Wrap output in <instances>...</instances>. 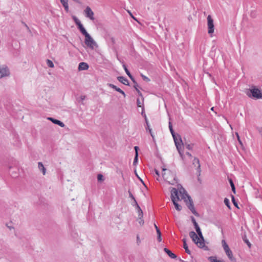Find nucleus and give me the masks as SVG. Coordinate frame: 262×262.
<instances>
[{"label":"nucleus","mask_w":262,"mask_h":262,"mask_svg":"<svg viewBox=\"0 0 262 262\" xmlns=\"http://www.w3.org/2000/svg\"><path fill=\"white\" fill-rule=\"evenodd\" d=\"M169 128L170 131V133L172 136V137L174 140L175 145L177 147V149L182 158V159H184V144L182 142V140L181 138L179 135H176L174 132L172 128V124L170 122H169Z\"/></svg>","instance_id":"f257e3e1"},{"label":"nucleus","mask_w":262,"mask_h":262,"mask_svg":"<svg viewBox=\"0 0 262 262\" xmlns=\"http://www.w3.org/2000/svg\"><path fill=\"white\" fill-rule=\"evenodd\" d=\"M180 193L181 194L180 196L181 197V199L185 200L188 208L191 210L192 213L195 215H198V214L194 207L193 201L191 199V197L187 194L185 190L183 188L182 190H180Z\"/></svg>","instance_id":"f03ea898"},{"label":"nucleus","mask_w":262,"mask_h":262,"mask_svg":"<svg viewBox=\"0 0 262 262\" xmlns=\"http://www.w3.org/2000/svg\"><path fill=\"white\" fill-rule=\"evenodd\" d=\"M246 94L250 98H254L255 99H260L262 98L260 91L255 87L253 89L247 90Z\"/></svg>","instance_id":"7ed1b4c3"},{"label":"nucleus","mask_w":262,"mask_h":262,"mask_svg":"<svg viewBox=\"0 0 262 262\" xmlns=\"http://www.w3.org/2000/svg\"><path fill=\"white\" fill-rule=\"evenodd\" d=\"M195 229L197 232L198 236L201 240V242H197V246L200 248L204 249V250H208V247L205 245L204 238L200 227L195 228Z\"/></svg>","instance_id":"20e7f679"},{"label":"nucleus","mask_w":262,"mask_h":262,"mask_svg":"<svg viewBox=\"0 0 262 262\" xmlns=\"http://www.w3.org/2000/svg\"><path fill=\"white\" fill-rule=\"evenodd\" d=\"M222 244L227 256L230 260H232L234 259L232 252L225 239L222 241Z\"/></svg>","instance_id":"39448f33"},{"label":"nucleus","mask_w":262,"mask_h":262,"mask_svg":"<svg viewBox=\"0 0 262 262\" xmlns=\"http://www.w3.org/2000/svg\"><path fill=\"white\" fill-rule=\"evenodd\" d=\"M84 42L85 45L91 49H94L95 46H97L96 42L89 34L85 36Z\"/></svg>","instance_id":"423d86ee"},{"label":"nucleus","mask_w":262,"mask_h":262,"mask_svg":"<svg viewBox=\"0 0 262 262\" xmlns=\"http://www.w3.org/2000/svg\"><path fill=\"white\" fill-rule=\"evenodd\" d=\"M207 26L208 29V33L209 34L213 33L214 30L213 20L210 15L207 16Z\"/></svg>","instance_id":"0eeeda50"},{"label":"nucleus","mask_w":262,"mask_h":262,"mask_svg":"<svg viewBox=\"0 0 262 262\" xmlns=\"http://www.w3.org/2000/svg\"><path fill=\"white\" fill-rule=\"evenodd\" d=\"M84 12L86 17L89 18L92 20H94L95 18L94 17V12H93V11L92 10L90 7H86V8L84 11Z\"/></svg>","instance_id":"6e6552de"},{"label":"nucleus","mask_w":262,"mask_h":262,"mask_svg":"<svg viewBox=\"0 0 262 262\" xmlns=\"http://www.w3.org/2000/svg\"><path fill=\"white\" fill-rule=\"evenodd\" d=\"M171 199L172 202L180 200V197L178 195V191L176 188H172L171 191Z\"/></svg>","instance_id":"1a4fd4ad"},{"label":"nucleus","mask_w":262,"mask_h":262,"mask_svg":"<svg viewBox=\"0 0 262 262\" xmlns=\"http://www.w3.org/2000/svg\"><path fill=\"white\" fill-rule=\"evenodd\" d=\"M10 72L7 67L0 66V78L9 76Z\"/></svg>","instance_id":"9d476101"},{"label":"nucleus","mask_w":262,"mask_h":262,"mask_svg":"<svg viewBox=\"0 0 262 262\" xmlns=\"http://www.w3.org/2000/svg\"><path fill=\"white\" fill-rule=\"evenodd\" d=\"M190 237L192 241L196 245L197 242H201L200 238L194 231H190L189 233Z\"/></svg>","instance_id":"9b49d317"},{"label":"nucleus","mask_w":262,"mask_h":262,"mask_svg":"<svg viewBox=\"0 0 262 262\" xmlns=\"http://www.w3.org/2000/svg\"><path fill=\"white\" fill-rule=\"evenodd\" d=\"M48 119L51 121L54 124H57L62 127L64 126V124L62 122L60 121V120L55 119H54L53 118H51V117H49L48 118Z\"/></svg>","instance_id":"f8f14e48"},{"label":"nucleus","mask_w":262,"mask_h":262,"mask_svg":"<svg viewBox=\"0 0 262 262\" xmlns=\"http://www.w3.org/2000/svg\"><path fill=\"white\" fill-rule=\"evenodd\" d=\"M89 67V65L87 63L82 62L79 64L78 70L79 71L86 70L88 69Z\"/></svg>","instance_id":"ddd939ff"},{"label":"nucleus","mask_w":262,"mask_h":262,"mask_svg":"<svg viewBox=\"0 0 262 262\" xmlns=\"http://www.w3.org/2000/svg\"><path fill=\"white\" fill-rule=\"evenodd\" d=\"M117 79L122 84L126 85H129V82L126 78L123 76H119L117 77Z\"/></svg>","instance_id":"4468645a"},{"label":"nucleus","mask_w":262,"mask_h":262,"mask_svg":"<svg viewBox=\"0 0 262 262\" xmlns=\"http://www.w3.org/2000/svg\"><path fill=\"white\" fill-rule=\"evenodd\" d=\"M164 252L167 254V255L171 258H176L177 257V255L172 253L170 250L168 249L165 248H164Z\"/></svg>","instance_id":"2eb2a0df"},{"label":"nucleus","mask_w":262,"mask_h":262,"mask_svg":"<svg viewBox=\"0 0 262 262\" xmlns=\"http://www.w3.org/2000/svg\"><path fill=\"white\" fill-rule=\"evenodd\" d=\"M182 241H183V248L185 249V252L187 254H191V252L189 250V249H188L187 244L186 243V238H183Z\"/></svg>","instance_id":"dca6fc26"},{"label":"nucleus","mask_w":262,"mask_h":262,"mask_svg":"<svg viewBox=\"0 0 262 262\" xmlns=\"http://www.w3.org/2000/svg\"><path fill=\"white\" fill-rule=\"evenodd\" d=\"M78 28L79 29V30H80V31L81 32V33L85 36H86L87 34H88L89 33L87 32V31H86V30L85 29V28H84V27L83 26V25L81 24H80V25H79L78 26Z\"/></svg>","instance_id":"f3484780"},{"label":"nucleus","mask_w":262,"mask_h":262,"mask_svg":"<svg viewBox=\"0 0 262 262\" xmlns=\"http://www.w3.org/2000/svg\"><path fill=\"white\" fill-rule=\"evenodd\" d=\"M66 12L69 11L68 0H60Z\"/></svg>","instance_id":"a211bd4d"},{"label":"nucleus","mask_w":262,"mask_h":262,"mask_svg":"<svg viewBox=\"0 0 262 262\" xmlns=\"http://www.w3.org/2000/svg\"><path fill=\"white\" fill-rule=\"evenodd\" d=\"M38 165L39 169L42 171V174L45 175L46 172V168L44 167L43 165L41 162H38Z\"/></svg>","instance_id":"6ab92c4d"},{"label":"nucleus","mask_w":262,"mask_h":262,"mask_svg":"<svg viewBox=\"0 0 262 262\" xmlns=\"http://www.w3.org/2000/svg\"><path fill=\"white\" fill-rule=\"evenodd\" d=\"M136 208L138 212V217H139L140 219H141V216L143 217V211L139 205H138L137 206H136Z\"/></svg>","instance_id":"aec40b11"},{"label":"nucleus","mask_w":262,"mask_h":262,"mask_svg":"<svg viewBox=\"0 0 262 262\" xmlns=\"http://www.w3.org/2000/svg\"><path fill=\"white\" fill-rule=\"evenodd\" d=\"M136 208L138 212V217H139L140 219H141V216L143 217V211L139 205H138L137 206H136Z\"/></svg>","instance_id":"412c9836"},{"label":"nucleus","mask_w":262,"mask_h":262,"mask_svg":"<svg viewBox=\"0 0 262 262\" xmlns=\"http://www.w3.org/2000/svg\"><path fill=\"white\" fill-rule=\"evenodd\" d=\"M136 208L138 212V217H139L140 219H141V216L143 217V211L139 205H138L137 206H136Z\"/></svg>","instance_id":"4be33fe9"},{"label":"nucleus","mask_w":262,"mask_h":262,"mask_svg":"<svg viewBox=\"0 0 262 262\" xmlns=\"http://www.w3.org/2000/svg\"><path fill=\"white\" fill-rule=\"evenodd\" d=\"M134 87L136 91L137 92L138 95L142 97V101H143V97L141 92L140 91V90L138 89V88H139L138 84L137 83V84H134Z\"/></svg>","instance_id":"5701e85b"},{"label":"nucleus","mask_w":262,"mask_h":262,"mask_svg":"<svg viewBox=\"0 0 262 262\" xmlns=\"http://www.w3.org/2000/svg\"><path fill=\"white\" fill-rule=\"evenodd\" d=\"M145 129L146 130H149V132L150 135L151 136L152 139H154V136L152 135V130L150 128L149 122H147L146 126H145Z\"/></svg>","instance_id":"b1692460"},{"label":"nucleus","mask_w":262,"mask_h":262,"mask_svg":"<svg viewBox=\"0 0 262 262\" xmlns=\"http://www.w3.org/2000/svg\"><path fill=\"white\" fill-rule=\"evenodd\" d=\"M209 258L211 262H225L223 260H218L216 258V257L213 256H211Z\"/></svg>","instance_id":"393cba45"},{"label":"nucleus","mask_w":262,"mask_h":262,"mask_svg":"<svg viewBox=\"0 0 262 262\" xmlns=\"http://www.w3.org/2000/svg\"><path fill=\"white\" fill-rule=\"evenodd\" d=\"M156 231L157 233V239L159 242H160L162 241L161 232L159 228H157V230H156Z\"/></svg>","instance_id":"a878e982"},{"label":"nucleus","mask_w":262,"mask_h":262,"mask_svg":"<svg viewBox=\"0 0 262 262\" xmlns=\"http://www.w3.org/2000/svg\"><path fill=\"white\" fill-rule=\"evenodd\" d=\"M229 183H230V186L231 187L232 191H233V192L234 193H236L235 187L234 184L233 183V182L232 181V180L231 179L229 180Z\"/></svg>","instance_id":"bb28decb"},{"label":"nucleus","mask_w":262,"mask_h":262,"mask_svg":"<svg viewBox=\"0 0 262 262\" xmlns=\"http://www.w3.org/2000/svg\"><path fill=\"white\" fill-rule=\"evenodd\" d=\"M108 85L110 88H112V89H113L115 90L116 91L118 92L119 93V92L120 91V90H121V89H120V88H119L117 87L116 85H114V84H113L109 83V84H108Z\"/></svg>","instance_id":"cd10ccee"},{"label":"nucleus","mask_w":262,"mask_h":262,"mask_svg":"<svg viewBox=\"0 0 262 262\" xmlns=\"http://www.w3.org/2000/svg\"><path fill=\"white\" fill-rule=\"evenodd\" d=\"M174 205V207L176 208V209L178 210V211H180L182 210V206L180 205H179L177 203V201H174V202H172Z\"/></svg>","instance_id":"c85d7f7f"},{"label":"nucleus","mask_w":262,"mask_h":262,"mask_svg":"<svg viewBox=\"0 0 262 262\" xmlns=\"http://www.w3.org/2000/svg\"><path fill=\"white\" fill-rule=\"evenodd\" d=\"M192 164L194 166H197V165H199V164H200V161H199V159L197 158H194L193 160Z\"/></svg>","instance_id":"c756f323"},{"label":"nucleus","mask_w":262,"mask_h":262,"mask_svg":"<svg viewBox=\"0 0 262 262\" xmlns=\"http://www.w3.org/2000/svg\"><path fill=\"white\" fill-rule=\"evenodd\" d=\"M47 64L48 66L50 68H53L54 66L53 62L50 59L47 60Z\"/></svg>","instance_id":"7c9ffc66"},{"label":"nucleus","mask_w":262,"mask_h":262,"mask_svg":"<svg viewBox=\"0 0 262 262\" xmlns=\"http://www.w3.org/2000/svg\"><path fill=\"white\" fill-rule=\"evenodd\" d=\"M73 20H74L76 25L77 26H78L79 25L81 24L80 21L76 16H73Z\"/></svg>","instance_id":"2f4dec72"},{"label":"nucleus","mask_w":262,"mask_h":262,"mask_svg":"<svg viewBox=\"0 0 262 262\" xmlns=\"http://www.w3.org/2000/svg\"><path fill=\"white\" fill-rule=\"evenodd\" d=\"M193 144H188L187 143H185V146L187 149L188 150H192L193 146Z\"/></svg>","instance_id":"473e14b6"},{"label":"nucleus","mask_w":262,"mask_h":262,"mask_svg":"<svg viewBox=\"0 0 262 262\" xmlns=\"http://www.w3.org/2000/svg\"><path fill=\"white\" fill-rule=\"evenodd\" d=\"M224 203L230 209V201L227 198H225L224 199Z\"/></svg>","instance_id":"72a5a7b5"},{"label":"nucleus","mask_w":262,"mask_h":262,"mask_svg":"<svg viewBox=\"0 0 262 262\" xmlns=\"http://www.w3.org/2000/svg\"><path fill=\"white\" fill-rule=\"evenodd\" d=\"M196 170H197V172H198L197 176L198 177H200L201 172V165L200 164H199V165H197V166H196Z\"/></svg>","instance_id":"f704fd0d"},{"label":"nucleus","mask_w":262,"mask_h":262,"mask_svg":"<svg viewBox=\"0 0 262 262\" xmlns=\"http://www.w3.org/2000/svg\"><path fill=\"white\" fill-rule=\"evenodd\" d=\"M191 221H192V222L195 228L199 227V226L198 225V223H196L195 219L193 216L191 217Z\"/></svg>","instance_id":"c9c22d12"},{"label":"nucleus","mask_w":262,"mask_h":262,"mask_svg":"<svg viewBox=\"0 0 262 262\" xmlns=\"http://www.w3.org/2000/svg\"><path fill=\"white\" fill-rule=\"evenodd\" d=\"M141 76L142 77V79H143L144 81H146V82H149V81H150V79H149L148 77H147V76H146L144 75H143V74H141Z\"/></svg>","instance_id":"e433bc0d"},{"label":"nucleus","mask_w":262,"mask_h":262,"mask_svg":"<svg viewBox=\"0 0 262 262\" xmlns=\"http://www.w3.org/2000/svg\"><path fill=\"white\" fill-rule=\"evenodd\" d=\"M232 202L233 203L234 205L238 208V205L237 202L235 201V198L233 195H231Z\"/></svg>","instance_id":"4c0bfd02"},{"label":"nucleus","mask_w":262,"mask_h":262,"mask_svg":"<svg viewBox=\"0 0 262 262\" xmlns=\"http://www.w3.org/2000/svg\"><path fill=\"white\" fill-rule=\"evenodd\" d=\"M138 161V154H135V156L134 159L133 164L135 165Z\"/></svg>","instance_id":"58836bf2"},{"label":"nucleus","mask_w":262,"mask_h":262,"mask_svg":"<svg viewBox=\"0 0 262 262\" xmlns=\"http://www.w3.org/2000/svg\"><path fill=\"white\" fill-rule=\"evenodd\" d=\"M243 240L245 242V243H246L248 246L250 248L251 246V243L249 242V240L245 237L244 238H243Z\"/></svg>","instance_id":"ea45409f"},{"label":"nucleus","mask_w":262,"mask_h":262,"mask_svg":"<svg viewBox=\"0 0 262 262\" xmlns=\"http://www.w3.org/2000/svg\"><path fill=\"white\" fill-rule=\"evenodd\" d=\"M123 67L124 70H125V73H126V74H127V75H128V74H130V73L129 72V71H128V70L127 69L126 66L125 64H123Z\"/></svg>","instance_id":"a19ab883"},{"label":"nucleus","mask_w":262,"mask_h":262,"mask_svg":"<svg viewBox=\"0 0 262 262\" xmlns=\"http://www.w3.org/2000/svg\"><path fill=\"white\" fill-rule=\"evenodd\" d=\"M98 181H101L103 180V176L101 174H98L97 176Z\"/></svg>","instance_id":"79ce46f5"},{"label":"nucleus","mask_w":262,"mask_h":262,"mask_svg":"<svg viewBox=\"0 0 262 262\" xmlns=\"http://www.w3.org/2000/svg\"><path fill=\"white\" fill-rule=\"evenodd\" d=\"M137 104L138 107H142V102H141L139 98H138L137 100Z\"/></svg>","instance_id":"37998d69"},{"label":"nucleus","mask_w":262,"mask_h":262,"mask_svg":"<svg viewBox=\"0 0 262 262\" xmlns=\"http://www.w3.org/2000/svg\"><path fill=\"white\" fill-rule=\"evenodd\" d=\"M128 76L130 78V79L132 80L134 84H137L136 81L135 80L133 76L131 75V74H128Z\"/></svg>","instance_id":"c03bdc74"},{"label":"nucleus","mask_w":262,"mask_h":262,"mask_svg":"<svg viewBox=\"0 0 262 262\" xmlns=\"http://www.w3.org/2000/svg\"><path fill=\"white\" fill-rule=\"evenodd\" d=\"M132 205L133 206H135L136 207V206H137V205H138L137 201L136 199H134V200H133V202L132 203Z\"/></svg>","instance_id":"a18cd8bd"},{"label":"nucleus","mask_w":262,"mask_h":262,"mask_svg":"<svg viewBox=\"0 0 262 262\" xmlns=\"http://www.w3.org/2000/svg\"><path fill=\"white\" fill-rule=\"evenodd\" d=\"M142 217H141V219H140L139 218L138 219V220H139V223L141 225H143V224H144V221L142 219Z\"/></svg>","instance_id":"49530a36"},{"label":"nucleus","mask_w":262,"mask_h":262,"mask_svg":"<svg viewBox=\"0 0 262 262\" xmlns=\"http://www.w3.org/2000/svg\"><path fill=\"white\" fill-rule=\"evenodd\" d=\"M128 193H129V198H130L133 200H134V199H135V198L129 190L128 191Z\"/></svg>","instance_id":"de8ad7c7"},{"label":"nucleus","mask_w":262,"mask_h":262,"mask_svg":"<svg viewBox=\"0 0 262 262\" xmlns=\"http://www.w3.org/2000/svg\"><path fill=\"white\" fill-rule=\"evenodd\" d=\"M11 174H12V177H17V172L16 171H12L11 172Z\"/></svg>","instance_id":"09e8293b"},{"label":"nucleus","mask_w":262,"mask_h":262,"mask_svg":"<svg viewBox=\"0 0 262 262\" xmlns=\"http://www.w3.org/2000/svg\"><path fill=\"white\" fill-rule=\"evenodd\" d=\"M134 149L136 151V154H138V150L139 149V148L138 146H135Z\"/></svg>","instance_id":"8fccbe9b"},{"label":"nucleus","mask_w":262,"mask_h":262,"mask_svg":"<svg viewBox=\"0 0 262 262\" xmlns=\"http://www.w3.org/2000/svg\"><path fill=\"white\" fill-rule=\"evenodd\" d=\"M119 92V93H121L122 95H123L124 97H126V95H125V93L124 92V91H123L122 90H121Z\"/></svg>","instance_id":"3c124183"},{"label":"nucleus","mask_w":262,"mask_h":262,"mask_svg":"<svg viewBox=\"0 0 262 262\" xmlns=\"http://www.w3.org/2000/svg\"><path fill=\"white\" fill-rule=\"evenodd\" d=\"M119 92V93H121L122 95H123L124 97H126V95H125V93L124 92V91H123L122 90H121Z\"/></svg>","instance_id":"603ef678"},{"label":"nucleus","mask_w":262,"mask_h":262,"mask_svg":"<svg viewBox=\"0 0 262 262\" xmlns=\"http://www.w3.org/2000/svg\"><path fill=\"white\" fill-rule=\"evenodd\" d=\"M186 155L187 156H188L190 158H192V156L191 155V154L190 153H189V152H186Z\"/></svg>","instance_id":"864d4df0"},{"label":"nucleus","mask_w":262,"mask_h":262,"mask_svg":"<svg viewBox=\"0 0 262 262\" xmlns=\"http://www.w3.org/2000/svg\"><path fill=\"white\" fill-rule=\"evenodd\" d=\"M85 96H80V99L81 101H83L85 99Z\"/></svg>","instance_id":"5fc2aeb1"},{"label":"nucleus","mask_w":262,"mask_h":262,"mask_svg":"<svg viewBox=\"0 0 262 262\" xmlns=\"http://www.w3.org/2000/svg\"><path fill=\"white\" fill-rule=\"evenodd\" d=\"M155 173L158 176H160V173H159V172L158 170L157 169H155Z\"/></svg>","instance_id":"6e6d98bb"},{"label":"nucleus","mask_w":262,"mask_h":262,"mask_svg":"<svg viewBox=\"0 0 262 262\" xmlns=\"http://www.w3.org/2000/svg\"><path fill=\"white\" fill-rule=\"evenodd\" d=\"M236 134L237 138V139H238V140L239 142L240 143H241V140H240L239 136L238 134L237 133H236Z\"/></svg>","instance_id":"4d7b16f0"},{"label":"nucleus","mask_w":262,"mask_h":262,"mask_svg":"<svg viewBox=\"0 0 262 262\" xmlns=\"http://www.w3.org/2000/svg\"><path fill=\"white\" fill-rule=\"evenodd\" d=\"M144 117H145V122H146V124H147V122H148V119H147L145 114H144Z\"/></svg>","instance_id":"13d9d810"},{"label":"nucleus","mask_w":262,"mask_h":262,"mask_svg":"<svg viewBox=\"0 0 262 262\" xmlns=\"http://www.w3.org/2000/svg\"><path fill=\"white\" fill-rule=\"evenodd\" d=\"M135 173H136V175L137 176V177L140 179V180L142 182V183H143V181L142 180V179H141L139 176H138L137 173H136V171H135Z\"/></svg>","instance_id":"bf43d9fd"},{"label":"nucleus","mask_w":262,"mask_h":262,"mask_svg":"<svg viewBox=\"0 0 262 262\" xmlns=\"http://www.w3.org/2000/svg\"><path fill=\"white\" fill-rule=\"evenodd\" d=\"M259 133L260 134V135L262 137V128L259 130Z\"/></svg>","instance_id":"052dcab7"},{"label":"nucleus","mask_w":262,"mask_h":262,"mask_svg":"<svg viewBox=\"0 0 262 262\" xmlns=\"http://www.w3.org/2000/svg\"><path fill=\"white\" fill-rule=\"evenodd\" d=\"M154 226H155L156 230H157V228H159L157 227V226L155 224H154Z\"/></svg>","instance_id":"680f3d73"},{"label":"nucleus","mask_w":262,"mask_h":262,"mask_svg":"<svg viewBox=\"0 0 262 262\" xmlns=\"http://www.w3.org/2000/svg\"><path fill=\"white\" fill-rule=\"evenodd\" d=\"M128 13L130 14V16H131L133 18H134V19H135V18L134 17V16H133L132 14L129 11H128Z\"/></svg>","instance_id":"e2e57ef3"},{"label":"nucleus","mask_w":262,"mask_h":262,"mask_svg":"<svg viewBox=\"0 0 262 262\" xmlns=\"http://www.w3.org/2000/svg\"><path fill=\"white\" fill-rule=\"evenodd\" d=\"M198 180L199 181H201V179H200V177H198Z\"/></svg>","instance_id":"0e129e2a"},{"label":"nucleus","mask_w":262,"mask_h":262,"mask_svg":"<svg viewBox=\"0 0 262 262\" xmlns=\"http://www.w3.org/2000/svg\"><path fill=\"white\" fill-rule=\"evenodd\" d=\"M12 168V166H9V169L10 170V171L11 170V169Z\"/></svg>","instance_id":"69168bd1"},{"label":"nucleus","mask_w":262,"mask_h":262,"mask_svg":"<svg viewBox=\"0 0 262 262\" xmlns=\"http://www.w3.org/2000/svg\"><path fill=\"white\" fill-rule=\"evenodd\" d=\"M112 40L113 42H114H114H115V40H114V39L113 38H112Z\"/></svg>","instance_id":"338daca9"},{"label":"nucleus","mask_w":262,"mask_h":262,"mask_svg":"<svg viewBox=\"0 0 262 262\" xmlns=\"http://www.w3.org/2000/svg\"><path fill=\"white\" fill-rule=\"evenodd\" d=\"M213 108H214V107H212L211 108V110H212V111H213Z\"/></svg>","instance_id":"774afa93"}]
</instances>
